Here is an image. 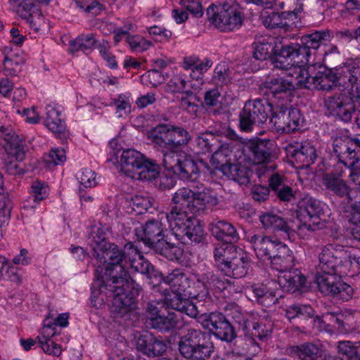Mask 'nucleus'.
<instances>
[{"label": "nucleus", "mask_w": 360, "mask_h": 360, "mask_svg": "<svg viewBox=\"0 0 360 360\" xmlns=\"http://www.w3.org/2000/svg\"><path fill=\"white\" fill-rule=\"evenodd\" d=\"M127 246L128 243L123 248L109 243L94 256L100 264L95 267L90 285L91 307L101 309L108 305L119 315H130L137 308L136 297L141 287L125 269Z\"/></svg>", "instance_id": "nucleus-1"}, {"label": "nucleus", "mask_w": 360, "mask_h": 360, "mask_svg": "<svg viewBox=\"0 0 360 360\" xmlns=\"http://www.w3.org/2000/svg\"><path fill=\"white\" fill-rule=\"evenodd\" d=\"M148 34L153 37L155 41H169L172 37V32L163 27L153 25L147 27Z\"/></svg>", "instance_id": "nucleus-64"}, {"label": "nucleus", "mask_w": 360, "mask_h": 360, "mask_svg": "<svg viewBox=\"0 0 360 360\" xmlns=\"http://www.w3.org/2000/svg\"><path fill=\"white\" fill-rule=\"evenodd\" d=\"M196 146L199 149V152L203 154L212 153L211 158V163L212 164V159L216 153L222 150L224 148H229L232 150L231 143H226L220 139L219 134L206 131L202 133L196 138Z\"/></svg>", "instance_id": "nucleus-29"}, {"label": "nucleus", "mask_w": 360, "mask_h": 360, "mask_svg": "<svg viewBox=\"0 0 360 360\" xmlns=\"http://www.w3.org/2000/svg\"><path fill=\"white\" fill-rule=\"evenodd\" d=\"M286 155L294 167L307 168L313 165L318 158L316 148L309 142L289 144L285 148Z\"/></svg>", "instance_id": "nucleus-24"}, {"label": "nucleus", "mask_w": 360, "mask_h": 360, "mask_svg": "<svg viewBox=\"0 0 360 360\" xmlns=\"http://www.w3.org/2000/svg\"><path fill=\"white\" fill-rule=\"evenodd\" d=\"M148 270V273L145 274L148 280V284L152 289L160 292V285L162 283H165V276H164L161 271L155 269L152 264L151 267H150Z\"/></svg>", "instance_id": "nucleus-63"}, {"label": "nucleus", "mask_w": 360, "mask_h": 360, "mask_svg": "<svg viewBox=\"0 0 360 360\" xmlns=\"http://www.w3.org/2000/svg\"><path fill=\"white\" fill-rule=\"evenodd\" d=\"M218 320H212V316L202 319V326L204 329L208 330L207 333L214 335L217 339L226 343H231L237 338L234 326L228 321L225 316Z\"/></svg>", "instance_id": "nucleus-26"}, {"label": "nucleus", "mask_w": 360, "mask_h": 360, "mask_svg": "<svg viewBox=\"0 0 360 360\" xmlns=\"http://www.w3.org/2000/svg\"><path fill=\"white\" fill-rule=\"evenodd\" d=\"M126 250L127 260L125 264V269H127L129 266L135 272L143 275L148 273V269L151 267V263L144 258L141 251L132 242H128Z\"/></svg>", "instance_id": "nucleus-37"}, {"label": "nucleus", "mask_w": 360, "mask_h": 360, "mask_svg": "<svg viewBox=\"0 0 360 360\" xmlns=\"http://www.w3.org/2000/svg\"><path fill=\"white\" fill-rule=\"evenodd\" d=\"M347 248L337 243L327 244L319 257V272L344 275V266L347 264Z\"/></svg>", "instance_id": "nucleus-17"}, {"label": "nucleus", "mask_w": 360, "mask_h": 360, "mask_svg": "<svg viewBox=\"0 0 360 360\" xmlns=\"http://www.w3.org/2000/svg\"><path fill=\"white\" fill-rule=\"evenodd\" d=\"M246 238L258 259L263 262L270 263L272 256L275 253L278 239L262 233H250Z\"/></svg>", "instance_id": "nucleus-27"}, {"label": "nucleus", "mask_w": 360, "mask_h": 360, "mask_svg": "<svg viewBox=\"0 0 360 360\" xmlns=\"http://www.w3.org/2000/svg\"><path fill=\"white\" fill-rule=\"evenodd\" d=\"M172 150L174 151H183L180 149V146L187 145L191 140L188 131L183 127L174 125H172Z\"/></svg>", "instance_id": "nucleus-55"}, {"label": "nucleus", "mask_w": 360, "mask_h": 360, "mask_svg": "<svg viewBox=\"0 0 360 360\" xmlns=\"http://www.w3.org/2000/svg\"><path fill=\"white\" fill-rule=\"evenodd\" d=\"M188 82V81H186L184 75L179 74L174 75L167 82L165 91L171 94L181 93L182 96H184L185 92L189 91L186 89Z\"/></svg>", "instance_id": "nucleus-56"}, {"label": "nucleus", "mask_w": 360, "mask_h": 360, "mask_svg": "<svg viewBox=\"0 0 360 360\" xmlns=\"http://www.w3.org/2000/svg\"><path fill=\"white\" fill-rule=\"evenodd\" d=\"M342 276L317 271L315 282L323 294L345 302L352 297L354 290L351 285L342 281Z\"/></svg>", "instance_id": "nucleus-16"}, {"label": "nucleus", "mask_w": 360, "mask_h": 360, "mask_svg": "<svg viewBox=\"0 0 360 360\" xmlns=\"http://www.w3.org/2000/svg\"><path fill=\"white\" fill-rule=\"evenodd\" d=\"M326 204L312 197H305L298 203L297 217L302 222V228L314 231L320 228L321 221L325 220Z\"/></svg>", "instance_id": "nucleus-15"}, {"label": "nucleus", "mask_w": 360, "mask_h": 360, "mask_svg": "<svg viewBox=\"0 0 360 360\" xmlns=\"http://www.w3.org/2000/svg\"><path fill=\"white\" fill-rule=\"evenodd\" d=\"M132 52L143 53L153 46V43L138 34H129L126 39Z\"/></svg>", "instance_id": "nucleus-57"}, {"label": "nucleus", "mask_w": 360, "mask_h": 360, "mask_svg": "<svg viewBox=\"0 0 360 360\" xmlns=\"http://www.w3.org/2000/svg\"><path fill=\"white\" fill-rule=\"evenodd\" d=\"M306 0H293V9L283 12L272 11L263 16V24L269 29L281 28L288 31L296 21L300 19V15L304 11Z\"/></svg>", "instance_id": "nucleus-20"}, {"label": "nucleus", "mask_w": 360, "mask_h": 360, "mask_svg": "<svg viewBox=\"0 0 360 360\" xmlns=\"http://www.w3.org/2000/svg\"><path fill=\"white\" fill-rule=\"evenodd\" d=\"M167 170V172H163L162 174H160L158 177H159V186L162 190L171 189L173 188L176 184V178L184 181H188L191 183H196L197 180L200 177V170L198 171V177L195 180H186L181 179L178 175L174 174L172 171L168 170L166 167H165Z\"/></svg>", "instance_id": "nucleus-54"}, {"label": "nucleus", "mask_w": 360, "mask_h": 360, "mask_svg": "<svg viewBox=\"0 0 360 360\" xmlns=\"http://www.w3.org/2000/svg\"><path fill=\"white\" fill-rule=\"evenodd\" d=\"M324 31H328L331 33V38H335L337 41L341 44H347L353 40L358 41L360 38L359 34V27L357 29H342L335 32L333 34V32L325 30Z\"/></svg>", "instance_id": "nucleus-58"}, {"label": "nucleus", "mask_w": 360, "mask_h": 360, "mask_svg": "<svg viewBox=\"0 0 360 360\" xmlns=\"http://www.w3.org/2000/svg\"><path fill=\"white\" fill-rule=\"evenodd\" d=\"M154 250L168 260L180 262L184 250L182 245H176L168 241V237L158 243Z\"/></svg>", "instance_id": "nucleus-43"}, {"label": "nucleus", "mask_w": 360, "mask_h": 360, "mask_svg": "<svg viewBox=\"0 0 360 360\" xmlns=\"http://www.w3.org/2000/svg\"><path fill=\"white\" fill-rule=\"evenodd\" d=\"M294 259L292 251L287 245L278 240L274 255L269 263L271 268L278 271L292 267L294 265Z\"/></svg>", "instance_id": "nucleus-38"}, {"label": "nucleus", "mask_w": 360, "mask_h": 360, "mask_svg": "<svg viewBox=\"0 0 360 360\" xmlns=\"http://www.w3.org/2000/svg\"><path fill=\"white\" fill-rule=\"evenodd\" d=\"M146 322L153 329L158 330L162 333L180 328L179 321L176 316H151Z\"/></svg>", "instance_id": "nucleus-44"}, {"label": "nucleus", "mask_w": 360, "mask_h": 360, "mask_svg": "<svg viewBox=\"0 0 360 360\" xmlns=\"http://www.w3.org/2000/svg\"><path fill=\"white\" fill-rule=\"evenodd\" d=\"M113 144L116 143L111 141L108 152V160L112 162H119L121 171L127 176L133 179L135 172L143 159L144 155L136 150L128 148H114Z\"/></svg>", "instance_id": "nucleus-22"}, {"label": "nucleus", "mask_w": 360, "mask_h": 360, "mask_svg": "<svg viewBox=\"0 0 360 360\" xmlns=\"http://www.w3.org/2000/svg\"><path fill=\"white\" fill-rule=\"evenodd\" d=\"M174 206L165 216L176 239L181 244L202 243L205 231L200 221L189 213L200 216L205 213L209 205H216L218 199L210 193V190L202 184L191 188L183 187L176 191L172 197Z\"/></svg>", "instance_id": "nucleus-2"}, {"label": "nucleus", "mask_w": 360, "mask_h": 360, "mask_svg": "<svg viewBox=\"0 0 360 360\" xmlns=\"http://www.w3.org/2000/svg\"><path fill=\"white\" fill-rule=\"evenodd\" d=\"M355 103H358L360 106V90L358 94L335 93L324 100L328 115L344 123L352 121L355 112Z\"/></svg>", "instance_id": "nucleus-13"}, {"label": "nucleus", "mask_w": 360, "mask_h": 360, "mask_svg": "<svg viewBox=\"0 0 360 360\" xmlns=\"http://www.w3.org/2000/svg\"><path fill=\"white\" fill-rule=\"evenodd\" d=\"M213 62L210 58L201 60L198 56H186L182 61V68L185 70H194L205 74L212 65Z\"/></svg>", "instance_id": "nucleus-47"}, {"label": "nucleus", "mask_w": 360, "mask_h": 360, "mask_svg": "<svg viewBox=\"0 0 360 360\" xmlns=\"http://www.w3.org/2000/svg\"><path fill=\"white\" fill-rule=\"evenodd\" d=\"M44 124L52 133L62 134L65 133L66 124L61 112L53 105H47L45 108Z\"/></svg>", "instance_id": "nucleus-39"}, {"label": "nucleus", "mask_w": 360, "mask_h": 360, "mask_svg": "<svg viewBox=\"0 0 360 360\" xmlns=\"http://www.w3.org/2000/svg\"><path fill=\"white\" fill-rule=\"evenodd\" d=\"M179 353L188 360H206L214 351L210 333L195 329H188L180 337L178 343Z\"/></svg>", "instance_id": "nucleus-8"}, {"label": "nucleus", "mask_w": 360, "mask_h": 360, "mask_svg": "<svg viewBox=\"0 0 360 360\" xmlns=\"http://www.w3.org/2000/svg\"><path fill=\"white\" fill-rule=\"evenodd\" d=\"M50 188L46 182L41 180H36L32 183L30 190V197L24 202L22 209L25 211L35 212L41 202L48 198Z\"/></svg>", "instance_id": "nucleus-34"}, {"label": "nucleus", "mask_w": 360, "mask_h": 360, "mask_svg": "<svg viewBox=\"0 0 360 360\" xmlns=\"http://www.w3.org/2000/svg\"><path fill=\"white\" fill-rule=\"evenodd\" d=\"M209 21L221 32L238 28L242 24L241 13L236 6L224 3L220 6L211 4L207 9Z\"/></svg>", "instance_id": "nucleus-14"}, {"label": "nucleus", "mask_w": 360, "mask_h": 360, "mask_svg": "<svg viewBox=\"0 0 360 360\" xmlns=\"http://www.w3.org/2000/svg\"><path fill=\"white\" fill-rule=\"evenodd\" d=\"M321 37L316 46H309V56L295 60V72L298 79V87L307 89L330 91L335 86V70L328 68L322 63L327 55L324 45L330 41L331 33L328 31H316Z\"/></svg>", "instance_id": "nucleus-4"}, {"label": "nucleus", "mask_w": 360, "mask_h": 360, "mask_svg": "<svg viewBox=\"0 0 360 360\" xmlns=\"http://www.w3.org/2000/svg\"><path fill=\"white\" fill-rule=\"evenodd\" d=\"M0 137L5 141V150L10 155L13 156L18 161L25 159V153L23 146L20 143L18 136L11 126L1 127Z\"/></svg>", "instance_id": "nucleus-35"}, {"label": "nucleus", "mask_w": 360, "mask_h": 360, "mask_svg": "<svg viewBox=\"0 0 360 360\" xmlns=\"http://www.w3.org/2000/svg\"><path fill=\"white\" fill-rule=\"evenodd\" d=\"M110 48V43L108 40H97L94 33H82L68 41L67 51L72 56L80 52L89 55L96 49L102 58L111 53Z\"/></svg>", "instance_id": "nucleus-19"}, {"label": "nucleus", "mask_w": 360, "mask_h": 360, "mask_svg": "<svg viewBox=\"0 0 360 360\" xmlns=\"http://www.w3.org/2000/svg\"><path fill=\"white\" fill-rule=\"evenodd\" d=\"M196 283L198 285V302L204 301L207 298L210 300V290L221 292L226 289L229 285V283L224 278L211 271L198 274V281Z\"/></svg>", "instance_id": "nucleus-28"}, {"label": "nucleus", "mask_w": 360, "mask_h": 360, "mask_svg": "<svg viewBox=\"0 0 360 360\" xmlns=\"http://www.w3.org/2000/svg\"><path fill=\"white\" fill-rule=\"evenodd\" d=\"M259 221L266 230L274 233H290L291 229L288 221L278 214L270 212L262 213L259 217Z\"/></svg>", "instance_id": "nucleus-40"}, {"label": "nucleus", "mask_w": 360, "mask_h": 360, "mask_svg": "<svg viewBox=\"0 0 360 360\" xmlns=\"http://www.w3.org/2000/svg\"><path fill=\"white\" fill-rule=\"evenodd\" d=\"M229 148L222 152L216 153L212 159V166L217 170L237 182L240 185H247L250 181L252 171L248 167L238 162Z\"/></svg>", "instance_id": "nucleus-11"}, {"label": "nucleus", "mask_w": 360, "mask_h": 360, "mask_svg": "<svg viewBox=\"0 0 360 360\" xmlns=\"http://www.w3.org/2000/svg\"><path fill=\"white\" fill-rule=\"evenodd\" d=\"M131 94H120L113 99V104L116 108V112L120 113V116L129 114L131 108Z\"/></svg>", "instance_id": "nucleus-61"}, {"label": "nucleus", "mask_w": 360, "mask_h": 360, "mask_svg": "<svg viewBox=\"0 0 360 360\" xmlns=\"http://www.w3.org/2000/svg\"><path fill=\"white\" fill-rule=\"evenodd\" d=\"M181 104L188 113L196 116L202 102L193 91H187L185 95L181 96Z\"/></svg>", "instance_id": "nucleus-53"}, {"label": "nucleus", "mask_w": 360, "mask_h": 360, "mask_svg": "<svg viewBox=\"0 0 360 360\" xmlns=\"http://www.w3.org/2000/svg\"><path fill=\"white\" fill-rule=\"evenodd\" d=\"M159 174V165L144 155L134 174L133 179L152 181L155 179Z\"/></svg>", "instance_id": "nucleus-42"}, {"label": "nucleus", "mask_w": 360, "mask_h": 360, "mask_svg": "<svg viewBox=\"0 0 360 360\" xmlns=\"http://www.w3.org/2000/svg\"><path fill=\"white\" fill-rule=\"evenodd\" d=\"M272 105L264 98H256L247 101L239 112V129L243 132H251L255 125H259L269 120L270 123Z\"/></svg>", "instance_id": "nucleus-10"}, {"label": "nucleus", "mask_w": 360, "mask_h": 360, "mask_svg": "<svg viewBox=\"0 0 360 360\" xmlns=\"http://www.w3.org/2000/svg\"><path fill=\"white\" fill-rule=\"evenodd\" d=\"M245 147L254 165L269 164L276 158V143L274 140L255 137L249 139Z\"/></svg>", "instance_id": "nucleus-21"}, {"label": "nucleus", "mask_w": 360, "mask_h": 360, "mask_svg": "<svg viewBox=\"0 0 360 360\" xmlns=\"http://www.w3.org/2000/svg\"><path fill=\"white\" fill-rule=\"evenodd\" d=\"M172 124H159L148 131L147 136L155 148L162 153L165 167L182 179L195 180L198 175V164L186 152L172 150Z\"/></svg>", "instance_id": "nucleus-6"}, {"label": "nucleus", "mask_w": 360, "mask_h": 360, "mask_svg": "<svg viewBox=\"0 0 360 360\" xmlns=\"http://www.w3.org/2000/svg\"><path fill=\"white\" fill-rule=\"evenodd\" d=\"M334 154H349L352 158L357 157L360 153V134L354 137L342 134L335 137L333 142Z\"/></svg>", "instance_id": "nucleus-36"}, {"label": "nucleus", "mask_w": 360, "mask_h": 360, "mask_svg": "<svg viewBox=\"0 0 360 360\" xmlns=\"http://www.w3.org/2000/svg\"><path fill=\"white\" fill-rule=\"evenodd\" d=\"M335 86L340 92L358 94L360 90V58L347 59L335 69Z\"/></svg>", "instance_id": "nucleus-18"}, {"label": "nucleus", "mask_w": 360, "mask_h": 360, "mask_svg": "<svg viewBox=\"0 0 360 360\" xmlns=\"http://www.w3.org/2000/svg\"><path fill=\"white\" fill-rule=\"evenodd\" d=\"M130 206L136 215L153 214L156 210L154 199L149 196L135 195L131 200Z\"/></svg>", "instance_id": "nucleus-46"}, {"label": "nucleus", "mask_w": 360, "mask_h": 360, "mask_svg": "<svg viewBox=\"0 0 360 360\" xmlns=\"http://www.w3.org/2000/svg\"><path fill=\"white\" fill-rule=\"evenodd\" d=\"M167 345L161 338L152 333L139 335L136 339V349L148 357L162 356L167 351Z\"/></svg>", "instance_id": "nucleus-30"}, {"label": "nucleus", "mask_w": 360, "mask_h": 360, "mask_svg": "<svg viewBox=\"0 0 360 360\" xmlns=\"http://www.w3.org/2000/svg\"><path fill=\"white\" fill-rule=\"evenodd\" d=\"M50 338L51 336L46 335L37 337L39 346L45 353L59 356L61 354L60 346L54 342Z\"/></svg>", "instance_id": "nucleus-62"}, {"label": "nucleus", "mask_w": 360, "mask_h": 360, "mask_svg": "<svg viewBox=\"0 0 360 360\" xmlns=\"http://www.w3.org/2000/svg\"><path fill=\"white\" fill-rule=\"evenodd\" d=\"M209 230L217 240L237 243L240 239L239 233L236 227L225 220L214 219L209 224Z\"/></svg>", "instance_id": "nucleus-33"}, {"label": "nucleus", "mask_w": 360, "mask_h": 360, "mask_svg": "<svg viewBox=\"0 0 360 360\" xmlns=\"http://www.w3.org/2000/svg\"><path fill=\"white\" fill-rule=\"evenodd\" d=\"M198 274L187 275L182 269H174L165 276V284L174 293L170 300H151L142 304V315H176L175 310L182 315H224L222 312H204L200 314L196 302H198Z\"/></svg>", "instance_id": "nucleus-3"}, {"label": "nucleus", "mask_w": 360, "mask_h": 360, "mask_svg": "<svg viewBox=\"0 0 360 360\" xmlns=\"http://www.w3.org/2000/svg\"><path fill=\"white\" fill-rule=\"evenodd\" d=\"M320 36L316 33L304 34L300 38V43L285 44L278 38L272 36L261 37L252 44V57L263 61L270 59L277 69H289L295 65V60L304 58L302 54L309 56V46H316Z\"/></svg>", "instance_id": "nucleus-5"}, {"label": "nucleus", "mask_w": 360, "mask_h": 360, "mask_svg": "<svg viewBox=\"0 0 360 360\" xmlns=\"http://www.w3.org/2000/svg\"><path fill=\"white\" fill-rule=\"evenodd\" d=\"M357 157L352 158L349 154H334L338 160H342L345 165L350 170L349 176L352 181L356 184L360 186V153Z\"/></svg>", "instance_id": "nucleus-49"}, {"label": "nucleus", "mask_w": 360, "mask_h": 360, "mask_svg": "<svg viewBox=\"0 0 360 360\" xmlns=\"http://www.w3.org/2000/svg\"><path fill=\"white\" fill-rule=\"evenodd\" d=\"M167 233L168 230L162 221L155 219L147 221L134 229L136 238L153 249L167 237Z\"/></svg>", "instance_id": "nucleus-23"}, {"label": "nucleus", "mask_w": 360, "mask_h": 360, "mask_svg": "<svg viewBox=\"0 0 360 360\" xmlns=\"http://www.w3.org/2000/svg\"><path fill=\"white\" fill-rule=\"evenodd\" d=\"M295 64L289 69V75L291 76L290 79L281 77H272L266 80L264 84L262 91L264 94L267 96L265 101H268L272 106L273 102L276 100L281 101V103L288 104L292 101L293 91L298 87V79L295 72Z\"/></svg>", "instance_id": "nucleus-9"}, {"label": "nucleus", "mask_w": 360, "mask_h": 360, "mask_svg": "<svg viewBox=\"0 0 360 360\" xmlns=\"http://www.w3.org/2000/svg\"><path fill=\"white\" fill-rule=\"evenodd\" d=\"M72 2L80 12L92 16L99 15L105 9L104 5L97 0H72Z\"/></svg>", "instance_id": "nucleus-51"}, {"label": "nucleus", "mask_w": 360, "mask_h": 360, "mask_svg": "<svg viewBox=\"0 0 360 360\" xmlns=\"http://www.w3.org/2000/svg\"><path fill=\"white\" fill-rule=\"evenodd\" d=\"M338 349L340 360H360V342L342 341Z\"/></svg>", "instance_id": "nucleus-48"}, {"label": "nucleus", "mask_w": 360, "mask_h": 360, "mask_svg": "<svg viewBox=\"0 0 360 360\" xmlns=\"http://www.w3.org/2000/svg\"><path fill=\"white\" fill-rule=\"evenodd\" d=\"M12 202L8 196H2L0 198V240L3 237V226L8 224L12 210Z\"/></svg>", "instance_id": "nucleus-60"}, {"label": "nucleus", "mask_w": 360, "mask_h": 360, "mask_svg": "<svg viewBox=\"0 0 360 360\" xmlns=\"http://www.w3.org/2000/svg\"><path fill=\"white\" fill-rule=\"evenodd\" d=\"M88 245L91 247L94 256L98 252L99 249L106 247L110 242L106 239V233L102 228H96L92 230L87 238Z\"/></svg>", "instance_id": "nucleus-50"}, {"label": "nucleus", "mask_w": 360, "mask_h": 360, "mask_svg": "<svg viewBox=\"0 0 360 360\" xmlns=\"http://www.w3.org/2000/svg\"><path fill=\"white\" fill-rule=\"evenodd\" d=\"M297 354L302 360H330L332 358L312 343L297 347Z\"/></svg>", "instance_id": "nucleus-45"}, {"label": "nucleus", "mask_w": 360, "mask_h": 360, "mask_svg": "<svg viewBox=\"0 0 360 360\" xmlns=\"http://www.w3.org/2000/svg\"><path fill=\"white\" fill-rule=\"evenodd\" d=\"M79 187L84 188H91L98 184L100 176L98 174L89 167L81 169L77 177Z\"/></svg>", "instance_id": "nucleus-52"}, {"label": "nucleus", "mask_w": 360, "mask_h": 360, "mask_svg": "<svg viewBox=\"0 0 360 360\" xmlns=\"http://www.w3.org/2000/svg\"><path fill=\"white\" fill-rule=\"evenodd\" d=\"M335 162L332 165L328 163V166L332 167V169L328 168L321 176V183L326 193L331 198L342 201H347L351 209L352 216V206L356 200H359V192L352 188L349 182L345 177V169L347 168L342 160L336 158Z\"/></svg>", "instance_id": "nucleus-7"}, {"label": "nucleus", "mask_w": 360, "mask_h": 360, "mask_svg": "<svg viewBox=\"0 0 360 360\" xmlns=\"http://www.w3.org/2000/svg\"><path fill=\"white\" fill-rule=\"evenodd\" d=\"M274 285L267 287L264 284H257L252 286V292L257 303L262 307V311L266 313L271 311L268 308L273 307L278 299L283 297L281 290L274 288Z\"/></svg>", "instance_id": "nucleus-31"}, {"label": "nucleus", "mask_w": 360, "mask_h": 360, "mask_svg": "<svg viewBox=\"0 0 360 360\" xmlns=\"http://www.w3.org/2000/svg\"><path fill=\"white\" fill-rule=\"evenodd\" d=\"M304 117L295 108H288V104L276 103L271 112L270 124L278 133L291 134L304 127Z\"/></svg>", "instance_id": "nucleus-12"}, {"label": "nucleus", "mask_w": 360, "mask_h": 360, "mask_svg": "<svg viewBox=\"0 0 360 360\" xmlns=\"http://www.w3.org/2000/svg\"><path fill=\"white\" fill-rule=\"evenodd\" d=\"M250 267L251 259L248 253L239 249L238 255L229 264H224L221 271L229 277L240 278L247 275Z\"/></svg>", "instance_id": "nucleus-32"}, {"label": "nucleus", "mask_w": 360, "mask_h": 360, "mask_svg": "<svg viewBox=\"0 0 360 360\" xmlns=\"http://www.w3.org/2000/svg\"><path fill=\"white\" fill-rule=\"evenodd\" d=\"M278 271L277 281H272L269 284L275 287L278 285L283 291L292 293L302 292L306 288L307 278L300 269L290 267Z\"/></svg>", "instance_id": "nucleus-25"}, {"label": "nucleus", "mask_w": 360, "mask_h": 360, "mask_svg": "<svg viewBox=\"0 0 360 360\" xmlns=\"http://www.w3.org/2000/svg\"><path fill=\"white\" fill-rule=\"evenodd\" d=\"M234 243L223 242L217 245L214 250V257L216 265L220 271L224 264H229V262L238 255L239 248L233 245Z\"/></svg>", "instance_id": "nucleus-41"}, {"label": "nucleus", "mask_w": 360, "mask_h": 360, "mask_svg": "<svg viewBox=\"0 0 360 360\" xmlns=\"http://www.w3.org/2000/svg\"><path fill=\"white\" fill-rule=\"evenodd\" d=\"M44 160L49 167L63 165L66 161V152L60 147L52 148L49 154L44 156Z\"/></svg>", "instance_id": "nucleus-59"}]
</instances>
